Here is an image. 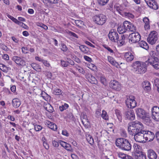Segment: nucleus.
I'll return each mask as SVG.
<instances>
[{
	"instance_id": "1",
	"label": "nucleus",
	"mask_w": 159,
	"mask_h": 159,
	"mask_svg": "<svg viewBox=\"0 0 159 159\" xmlns=\"http://www.w3.org/2000/svg\"><path fill=\"white\" fill-rule=\"evenodd\" d=\"M143 129V125L141 122L135 121L129 123L128 130L130 134L134 135V139L136 141L143 143L145 142V141Z\"/></svg>"
},
{
	"instance_id": "2",
	"label": "nucleus",
	"mask_w": 159,
	"mask_h": 159,
	"mask_svg": "<svg viewBox=\"0 0 159 159\" xmlns=\"http://www.w3.org/2000/svg\"><path fill=\"white\" fill-rule=\"evenodd\" d=\"M147 65L145 62L137 61L133 62L131 66L137 73L143 74L147 70Z\"/></svg>"
},
{
	"instance_id": "3",
	"label": "nucleus",
	"mask_w": 159,
	"mask_h": 159,
	"mask_svg": "<svg viewBox=\"0 0 159 159\" xmlns=\"http://www.w3.org/2000/svg\"><path fill=\"white\" fill-rule=\"evenodd\" d=\"M116 146L119 147L123 150L128 151L131 149V144L128 140L125 139H117L116 140Z\"/></svg>"
},
{
	"instance_id": "4",
	"label": "nucleus",
	"mask_w": 159,
	"mask_h": 159,
	"mask_svg": "<svg viewBox=\"0 0 159 159\" xmlns=\"http://www.w3.org/2000/svg\"><path fill=\"white\" fill-rule=\"evenodd\" d=\"M156 56H150L145 62L148 65H151L153 68L156 69H159V60Z\"/></svg>"
},
{
	"instance_id": "5",
	"label": "nucleus",
	"mask_w": 159,
	"mask_h": 159,
	"mask_svg": "<svg viewBox=\"0 0 159 159\" xmlns=\"http://www.w3.org/2000/svg\"><path fill=\"white\" fill-rule=\"evenodd\" d=\"M93 21L97 25H102L104 24L107 20L106 16L102 14H100L94 16L93 17Z\"/></svg>"
},
{
	"instance_id": "6",
	"label": "nucleus",
	"mask_w": 159,
	"mask_h": 159,
	"mask_svg": "<svg viewBox=\"0 0 159 159\" xmlns=\"http://www.w3.org/2000/svg\"><path fill=\"white\" fill-rule=\"evenodd\" d=\"M135 99V97L132 95L127 97L125 100V103L126 106L128 108H133L136 106L137 103Z\"/></svg>"
},
{
	"instance_id": "7",
	"label": "nucleus",
	"mask_w": 159,
	"mask_h": 159,
	"mask_svg": "<svg viewBox=\"0 0 159 159\" xmlns=\"http://www.w3.org/2000/svg\"><path fill=\"white\" fill-rule=\"evenodd\" d=\"M157 33L155 31H152L149 34L147 40L148 42L153 45L155 43L157 40Z\"/></svg>"
},
{
	"instance_id": "8",
	"label": "nucleus",
	"mask_w": 159,
	"mask_h": 159,
	"mask_svg": "<svg viewBox=\"0 0 159 159\" xmlns=\"http://www.w3.org/2000/svg\"><path fill=\"white\" fill-rule=\"evenodd\" d=\"M129 43H134L140 40L141 37L138 33H133L129 34Z\"/></svg>"
},
{
	"instance_id": "9",
	"label": "nucleus",
	"mask_w": 159,
	"mask_h": 159,
	"mask_svg": "<svg viewBox=\"0 0 159 159\" xmlns=\"http://www.w3.org/2000/svg\"><path fill=\"white\" fill-rule=\"evenodd\" d=\"M12 60L19 66H24L26 65V61L21 57L14 56L12 58Z\"/></svg>"
},
{
	"instance_id": "10",
	"label": "nucleus",
	"mask_w": 159,
	"mask_h": 159,
	"mask_svg": "<svg viewBox=\"0 0 159 159\" xmlns=\"http://www.w3.org/2000/svg\"><path fill=\"white\" fill-rule=\"evenodd\" d=\"M151 117L155 120L159 121V107L154 106L151 109Z\"/></svg>"
},
{
	"instance_id": "11",
	"label": "nucleus",
	"mask_w": 159,
	"mask_h": 159,
	"mask_svg": "<svg viewBox=\"0 0 159 159\" xmlns=\"http://www.w3.org/2000/svg\"><path fill=\"white\" fill-rule=\"evenodd\" d=\"M109 39L112 42H116L118 41L119 36L116 31L114 29L111 30L108 34Z\"/></svg>"
},
{
	"instance_id": "12",
	"label": "nucleus",
	"mask_w": 159,
	"mask_h": 159,
	"mask_svg": "<svg viewBox=\"0 0 159 159\" xmlns=\"http://www.w3.org/2000/svg\"><path fill=\"white\" fill-rule=\"evenodd\" d=\"M144 140L147 141H151L154 139L155 135L154 134L149 131L144 130Z\"/></svg>"
},
{
	"instance_id": "13",
	"label": "nucleus",
	"mask_w": 159,
	"mask_h": 159,
	"mask_svg": "<svg viewBox=\"0 0 159 159\" xmlns=\"http://www.w3.org/2000/svg\"><path fill=\"white\" fill-rule=\"evenodd\" d=\"M109 85L111 88L115 90L119 91L121 89L120 84L116 80H111L110 82Z\"/></svg>"
},
{
	"instance_id": "14",
	"label": "nucleus",
	"mask_w": 159,
	"mask_h": 159,
	"mask_svg": "<svg viewBox=\"0 0 159 159\" xmlns=\"http://www.w3.org/2000/svg\"><path fill=\"white\" fill-rule=\"evenodd\" d=\"M125 117L128 119L134 120L135 119V116L133 110L128 109L125 112Z\"/></svg>"
},
{
	"instance_id": "15",
	"label": "nucleus",
	"mask_w": 159,
	"mask_h": 159,
	"mask_svg": "<svg viewBox=\"0 0 159 159\" xmlns=\"http://www.w3.org/2000/svg\"><path fill=\"white\" fill-rule=\"evenodd\" d=\"M124 58L127 62H131L134 58V53L129 52H125L124 54Z\"/></svg>"
},
{
	"instance_id": "16",
	"label": "nucleus",
	"mask_w": 159,
	"mask_h": 159,
	"mask_svg": "<svg viewBox=\"0 0 159 159\" xmlns=\"http://www.w3.org/2000/svg\"><path fill=\"white\" fill-rule=\"evenodd\" d=\"M145 2L150 8L154 10H157L158 8V5L154 0H145Z\"/></svg>"
},
{
	"instance_id": "17",
	"label": "nucleus",
	"mask_w": 159,
	"mask_h": 159,
	"mask_svg": "<svg viewBox=\"0 0 159 159\" xmlns=\"http://www.w3.org/2000/svg\"><path fill=\"white\" fill-rule=\"evenodd\" d=\"M136 114L137 116L141 119H143L147 114L145 111L141 108H136L135 109Z\"/></svg>"
},
{
	"instance_id": "18",
	"label": "nucleus",
	"mask_w": 159,
	"mask_h": 159,
	"mask_svg": "<svg viewBox=\"0 0 159 159\" xmlns=\"http://www.w3.org/2000/svg\"><path fill=\"white\" fill-rule=\"evenodd\" d=\"M125 22L127 29H129L131 32H134L136 30V27L133 24L127 21H125Z\"/></svg>"
},
{
	"instance_id": "19",
	"label": "nucleus",
	"mask_w": 159,
	"mask_h": 159,
	"mask_svg": "<svg viewBox=\"0 0 159 159\" xmlns=\"http://www.w3.org/2000/svg\"><path fill=\"white\" fill-rule=\"evenodd\" d=\"M59 143L67 150L70 151H72V149L71 148L70 145L68 143L63 141H60Z\"/></svg>"
},
{
	"instance_id": "20",
	"label": "nucleus",
	"mask_w": 159,
	"mask_h": 159,
	"mask_svg": "<svg viewBox=\"0 0 159 159\" xmlns=\"http://www.w3.org/2000/svg\"><path fill=\"white\" fill-rule=\"evenodd\" d=\"M45 124L50 129L53 130H56L57 129V127L56 124L52 122L49 120H46Z\"/></svg>"
},
{
	"instance_id": "21",
	"label": "nucleus",
	"mask_w": 159,
	"mask_h": 159,
	"mask_svg": "<svg viewBox=\"0 0 159 159\" xmlns=\"http://www.w3.org/2000/svg\"><path fill=\"white\" fill-rule=\"evenodd\" d=\"M148 156L149 159H156L157 157L156 153L152 150H148Z\"/></svg>"
},
{
	"instance_id": "22",
	"label": "nucleus",
	"mask_w": 159,
	"mask_h": 159,
	"mask_svg": "<svg viewBox=\"0 0 159 159\" xmlns=\"http://www.w3.org/2000/svg\"><path fill=\"white\" fill-rule=\"evenodd\" d=\"M86 78L88 81L93 84H96L97 83V80L91 74H88L86 75Z\"/></svg>"
},
{
	"instance_id": "23",
	"label": "nucleus",
	"mask_w": 159,
	"mask_h": 159,
	"mask_svg": "<svg viewBox=\"0 0 159 159\" xmlns=\"http://www.w3.org/2000/svg\"><path fill=\"white\" fill-rule=\"evenodd\" d=\"M142 86L144 90L148 91L151 89L150 83L147 81H145L143 82L142 84Z\"/></svg>"
},
{
	"instance_id": "24",
	"label": "nucleus",
	"mask_w": 159,
	"mask_h": 159,
	"mask_svg": "<svg viewBox=\"0 0 159 159\" xmlns=\"http://www.w3.org/2000/svg\"><path fill=\"white\" fill-rule=\"evenodd\" d=\"M125 24V21L123 25H120L118 28L117 31L120 34H122L126 32L127 29Z\"/></svg>"
},
{
	"instance_id": "25",
	"label": "nucleus",
	"mask_w": 159,
	"mask_h": 159,
	"mask_svg": "<svg viewBox=\"0 0 159 159\" xmlns=\"http://www.w3.org/2000/svg\"><path fill=\"white\" fill-rule=\"evenodd\" d=\"M12 102V105L14 107L16 108L18 107L21 104L20 100L18 98L14 99Z\"/></svg>"
},
{
	"instance_id": "26",
	"label": "nucleus",
	"mask_w": 159,
	"mask_h": 159,
	"mask_svg": "<svg viewBox=\"0 0 159 159\" xmlns=\"http://www.w3.org/2000/svg\"><path fill=\"white\" fill-rule=\"evenodd\" d=\"M133 147L134 148V152L135 153V154H138L142 152H141V148L139 145L134 143Z\"/></svg>"
},
{
	"instance_id": "27",
	"label": "nucleus",
	"mask_w": 159,
	"mask_h": 159,
	"mask_svg": "<svg viewBox=\"0 0 159 159\" xmlns=\"http://www.w3.org/2000/svg\"><path fill=\"white\" fill-rule=\"evenodd\" d=\"M108 61L112 65L115 66L116 67L119 66L118 63L116 62L114 58L111 56H108L107 57Z\"/></svg>"
},
{
	"instance_id": "28",
	"label": "nucleus",
	"mask_w": 159,
	"mask_h": 159,
	"mask_svg": "<svg viewBox=\"0 0 159 159\" xmlns=\"http://www.w3.org/2000/svg\"><path fill=\"white\" fill-rule=\"evenodd\" d=\"M156 52L153 51H151L150 52L149 54L150 56H155L159 57V45H157L156 48Z\"/></svg>"
},
{
	"instance_id": "29",
	"label": "nucleus",
	"mask_w": 159,
	"mask_h": 159,
	"mask_svg": "<svg viewBox=\"0 0 159 159\" xmlns=\"http://www.w3.org/2000/svg\"><path fill=\"white\" fill-rule=\"evenodd\" d=\"M134 157L135 159H146L145 155L142 152L138 154H135Z\"/></svg>"
},
{
	"instance_id": "30",
	"label": "nucleus",
	"mask_w": 159,
	"mask_h": 159,
	"mask_svg": "<svg viewBox=\"0 0 159 159\" xmlns=\"http://www.w3.org/2000/svg\"><path fill=\"white\" fill-rule=\"evenodd\" d=\"M143 21L145 23L144 27L145 30H148L150 28L149 21V19L147 17H144L143 19Z\"/></svg>"
},
{
	"instance_id": "31",
	"label": "nucleus",
	"mask_w": 159,
	"mask_h": 159,
	"mask_svg": "<svg viewBox=\"0 0 159 159\" xmlns=\"http://www.w3.org/2000/svg\"><path fill=\"white\" fill-rule=\"evenodd\" d=\"M139 45L141 47L146 50H147L149 48L148 43L145 41H141L139 43Z\"/></svg>"
},
{
	"instance_id": "32",
	"label": "nucleus",
	"mask_w": 159,
	"mask_h": 159,
	"mask_svg": "<svg viewBox=\"0 0 159 159\" xmlns=\"http://www.w3.org/2000/svg\"><path fill=\"white\" fill-rule=\"evenodd\" d=\"M41 95L43 99L47 101L50 99V96L44 91H42L41 92Z\"/></svg>"
},
{
	"instance_id": "33",
	"label": "nucleus",
	"mask_w": 159,
	"mask_h": 159,
	"mask_svg": "<svg viewBox=\"0 0 159 159\" xmlns=\"http://www.w3.org/2000/svg\"><path fill=\"white\" fill-rule=\"evenodd\" d=\"M80 49L84 53L86 54L89 52V49L85 46L82 45L80 47Z\"/></svg>"
},
{
	"instance_id": "34",
	"label": "nucleus",
	"mask_w": 159,
	"mask_h": 159,
	"mask_svg": "<svg viewBox=\"0 0 159 159\" xmlns=\"http://www.w3.org/2000/svg\"><path fill=\"white\" fill-rule=\"evenodd\" d=\"M45 109L49 112L52 113L54 111V109L51 105L48 103L44 107Z\"/></svg>"
},
{
	"instance_id": "35",
	"label": "nucleus",
	"mask_w": 159,
	"mask_h": 159,
	"mask_svg": "<svg viewBox=\"0 0 159 159\" xmlns=\"http://www.w3.org/2000/svg\"><path fill=\"white\" fill-rule=\"evenodd\" d=\"M31 66L35 70L39 71L41 70L40 66L38 64L35 63H33L31 64Z\"/></svg>"
},
{
	"instance_id": "36",
	"label": "nucleus",
	"mask_w": 159,
	"mask_h": 159,
	"mask_svg": "<svg viewBox=\"0 0 159 159\" xmlns=\"http://www.w3.org/2000/svg\"><path fill=\"white\" fill-rule=\"evenodd\" d=\"M125 37L124 35H121L120 39L117 41V43L119 46H122L125 43Z\"/></svg>"
},
{
	"instance_id": "37",
	"label": "nucleus",
	"mask_w": 159,
	"mask_h": 159,
	"mask_svg": "<svg viewBox=\"0 0 159 159\" xmlns=\"http://www.w3.org/2000/svg\"><path fill=\"white\" fill-rule=\"evenodd\" d=\"M86 136V140L88 142L91 144H93L94 141L92 136L89 134H87Z\"/></svg>"
},
{
	"instance_id": "38",
	"label": "nucleus",
	"mask_w": 159,
	"mask_h": 159,
	"mask_svg": "<svg viewBox=\"0 0 159 159\" xmlns=\"http://www.w3.org/2000/svg\"><path fill=\"white\" fill-rule=\"evenodd\" d=\"M0 69L5 73H7L8 70V68L3 64H0Z\"/></svg>"
},
{
	"instance_id": "39",
	"label": "nucleus",
	"mask_w": 159,
	"mask_h": 159,
	"mask_svg": "<svg viewBox=\"0 0 159 159\" xmlns=\"http://www.w3.org/2000/svg\"><path fill=\"white\" fill-rule=\"evenodd\" d=\"M142 119L143 120L144 122L147 125H149L150 123H151L152 121L150 118L147 116V114L145 116V118Z\"/></svg>"
},
{
	"instance_id": "40",
	"label": "nucleus",
	"mask_w": 159,
	"mask_h": 159,
	"mask_svg": "<svg viewBox=\"0 0 159 159\" xmlns=\"http://www.w3.org/2000/svg\"><path fill=\"white\" fill-rule=\"evenodd\" d=\"M109 0H97L98 3L100 6H103L106 4Z\"/></svg>"
},
{
	"instance_id": "41",
	"label": "nucleus",
	"mask_w": 159,
	"mask_h": 159,
	"mask_svg": "<svg viewBox=\"0 0 159 159\" xmlns=\"http://www.w3.org/2000/svg\"><path fill=\"white\" fill-rule=\"evenodd\" d=\"M53 93L55 95H59L62 94V92L59 89H55L53 90Z\"/></svg>"
},
{
	"instance_id": "42",
	"label": "nucleus",
	"mask_w": 159,
	"mask_h": 159,
	"mask_svg": "<svg viewBox=\"0 0 159 159\" xmlns=\"http://www.w3.org/2000/svg\"><path fill=\"white\" fill-rule=\"evenodd\" d=\"M81 119L82 120V122L83 124H84L85 123L88 122L87 116L84 114L81 115Z\"/></svg>"
},
{
	"instance_id": "43",
	"label": "nucleus",
	"mask_w": 159,
	"mask_h": 159,
	"mask_svg": "<svg viewBox=\"0 0 159 159\" xmlns=\"http://www.w3.org/2000/svg\"><path fill=\"white\" fill-rule=\"evenodd\" d=\"M68 107L69 106L67 104L65 103L64 105H62V106H60L59 108L60 111H62L67 109Z\"/></svg>"
},
{
	"instance_id": "44",
	"label": "nucleus",
	"mask_w": 159,
	"mask_h": 159,
	"mask_svg": "<svg viewBox=\"0 0 159 159\" xmlns=\"http://www.w3.org/2000/svg\"><path fill=\"white\" fill-rule=\"evenodd\" d=\"M101 116L103 119L105 120H107L108 119V116L107 113L106 111L104 110L102 111V113L101 114Z\"/></svg>"
},
{
	"instance_id": "45",
	"label": "nucleus",
	"mask_w": 159,
	"mask_h": 159,
	"mask_svg": "<svg viewBox=\"0 0 159 159\" xmlns=\"http://www.w3.org/2000/svg\"><path fill=\"white\" fill-rule=\"evenodd\" d=\"M115 8L118 12L121 14V13L120 11H122L123 10L122 6L121 5L115 6Z\"/></svg>"
},
{
	"instance_id": "46",
	"label": "nucleus",
	"mask_w": 159,
	"mask_h": 159,
	"mask_svg": "<svg viewBox=\"0 0 159 159\" xmlns=\"http://www.w3.org/2000/svg\"><path fill=\"white\" fill-rule=\"evenodd\" d=\"M112 153L110 151H107L106 152V155L105 156V159H109L111 157Z\"/></svg>"
},
{
	"instance_id": "47",
	"label": "nucleus",
	"mask_w": 159,
	"mask_h": 159,
	"mask_svg": "<svg viewBox=\"0 0 159 159\" xmlns=\"http://www.w3.org/2000/svg\"><path fill=\"white\" fill-rule=\"evenodd\" d=\"M15 23L17 24L19 26L24 28H26V27H27V25H26L23 22L18 21L17 20H16V22H15Z\"/></svg>"
},
{
	"instance_id": "48",
	"label": "nucleus",
	"mask_w": 159,
	"mask_h": 159,
	"mask_svg": "<svg viewBox=\"0 0 159 159\" xmlns=\"http://www.w3.org/2000/svg\"><path fill=\"white\" fill-rule=\"evenodd\" d=\"M117 154L118 156L122 159H125L126 158V155L124 153L121 152H119L117 153Z\"/></svg>"
},
{
	"instance_id": "49",
	"label": "nucleus",
	"mask_w": 159,
	"mask_h": 159,
	"mask_svg": "<svg viewBox=\"0 0 159 159\" xmlns=\"http://www.w3.org/2000/svg\"><path fill=\"white\" fill-rule=\"evenodd\" d=\"M42 127L40 125H34V129L36 131H39L42 129Z\"/></svg>"
},
{
	"instance_id": "50",
	"label": "nucleus",
	"mask_w": 159,
	"mask_h": 159,
	"mask_svg": "<svg viewBox=\"0 0 159 159\" xmlns=\"http://www.w3.org/2000/svg\"><path fill=\"white\" fill-rule=\"evenodd\" d=\"M120 134L123 137L126 138L127 136L126 131L124 129H121L120 130Z\"/></svg>"
},
{
	"instance_id": "51",
	"label": "nucleus",
	"mask_w": 159,
	"mask_h": 159,
	"mask_svg": "<svg viewBox=\"0 0 159 159\" xmlns=\"http://www.w3.org/2000/svg\"><path fill=\"white\" fill-rule=\"evenodd\" d=\"M100 81L101 83L103 85H106L107 84V83L106 78L103 76H101L100 77Z\"/></svg>"
},
{
	"instance_id": "52",
	"label": "nucleus",
	"mask_w": 159,
	"mask_h": 159,
	"mask_svg": "<svg viewBox=\"0 0 159 159\" xmlns=\"http://www.w3.org/2000/svg\"><path fill=\"white\" fill-rule=\"evenodd\" d=\"M75 23L78 26H81V25L84 24L83 22L80 20H75Z\"/></svg>"
},
{
	"instance_id": "53",
	"label": "nucleus",
	"mask_w": 159,
	"mask_h": 159,
	"mask_svg": "<svg viewBox=\"0 0 159 159\" xmlns=\"http://www.w3.org/2000/svg\"><path fill=\"white\" fill-rule=\"evenodd\" d=\"M154 84L157 87V90L159 93V80L158 79H156L155 80Z\"/></svg>"
},
{
	"instance_id": "54",
	"label": "nucleus",
	"mask_w": 159,
	"mask_h": 159,
	"mask_svg": "<svg viewBox=\"0 0 159 159\" xmlns=\"http://www.w3.org/2000/svg\"><path fill=\"white\" fill-rule=\"evenodd\" d=\"M116 116L118 118V119L119 120H121L122 119L121 116L120 112V111L118 110H116Z\"/></svg>"
},
{
	"instance_id": "55",
	"label": "nucleus",
	"mask_w": 159,
	"mask_h": 159,
	"mask_svg": "<svg viewBox=\"0 0 159 159\" xmlns=\"http://www.w3.org/2000/svg\"><path fill=\"white\" fill-rule=\"evenodd\" d=\"M61 64L62 66L63 67H66L68 65V62L64 61L61 60Z\"/></svg>"
},
{
	"instance_id": "56",
	"label": "nucleus",
	"mask_w": 159,
	"mask_h": 159,
	"mask_svg": "<svg viewBox=\"0 0 159 159\" xmlns=\"http://www.w3.org/2000/svg\"><path fill=\"white\" fill-rule=\"evenodd\" d=\"M7 16L11 20L13 21L14 23H15V22H16V21L17 20L15 18L11 16L9 14H7Z\"/></svg>"
},
{
	"instance_id": "57",
	"label": "nucleus",
	"mask_w": 159,
	"mask_h": 159,
	"mask_svg": "<svg viewBox=\"0 0 159 159\" xmlns=\"http://www.w3.org/2000/svg\"><path fill=\"white\" fill-rule=\"evenodd\" d=\"M76 69L78 70L79 72L83 74H84L85 73V71L83 69L80 67H78L76 68Z\"/></svg>"
},
{
	"instance_id": "58",
	"label": "nucleus",
	"mask_w": 159,
	"mask_h": 159,
	"mask_svg": "<svg viewBox=\"0 0 159 159\" xmlns=\"http://www.w3.org/2000/svg\"><path fill=\"white\" fill-rule=\"evenodd\" d=\"M43 145L44 148L47 150H48L49 148V146L47 142L43 141Z\"/></svg>"
},
{
	"instance_id": "59",
	"label": "nucleus",
	"mask_w": 159,
	"mask_h": 159,
	"mask_svg": "<svg viewBox=\"0 0 159 159\" xmlns=\"http://www.w3.org/2000/svg\"><path fill=\"white\" fill-rule=\"evenodd\" d=\"M0 47L2 49L6 51H7L9 50L8 48L5 45L2 44L0 45Z\"/></svg>"
},
{
	"instance_id": "60",
	"label": "nucleus",
	"mask_w": 159,
	"mask_h": 159,
	"mask_svg": "<svg viewBox=\"0 0 159 159\" xmlns=\"http://www.w3.org/2000/svg\"><path fill=\"white\" fill-rule=\"evenodd\" d=\"M44 65L47 67H49L50 66V63L46 60H43L42 62Z\"/></svg>"
},
{
	"instance_id": "61",
	"label": "nucleus",
	"mask_w": 159,
	"mask_h": 159,
	"mask_svg": "<svg viewBox=\"0 0 159 159\" xmlns=\"http://www.w3.org/2000/svg\"><path fill=\"white\" fill-rule=\"evenodd\" d=\"M61 50L63 52H66L67 50V48L66 46L64 43L61 44Z\"/></svg>"
},
{
	"instance_id": "62",
	"label": "nucleus",
	"mask_w": 159,
	"mask_h": 159,
	"mask_svg": "<svg viewBox=\"0 0 159 159\" xmlns=\"http://www.w3.org/2000/svg\"><path fill=\"white\" fill-rule=\"evenodd\" d=\"M125 15L128 17L129 18H134V16L131 13H125Z\"/></svg>"
},
{
	"instance_id": "63",
	"label": "nucleus",
	"mask_w": 159,
	"mask_h": 159,
	"mask_svg": "<svg viewBox=\"0 0 159 159\" xmlns=\"http://www.w3.org/2000/svg\"><path fill=\"white\" fill-rule=\"evenodd\" d=\"M104 47L107 49L110 53H113V50L111 49L108 46H104Z\"/></svg>"
},
{
	"instance_id": "64",
	"label": "nucleus",
	"mask_w": 159,
	"mask_h": 159,
	"mask_svg": "<svg viewBox=\"0 0 159 159\" xmlns=\"http://www.w3.org/2000/svg\"><path fill=\"white\" fill-rule=\"evenodd\" d=\"M22 52L24 54H26L28 53L27 51L28 50L27 48L26 47H23L22 48Z\"/></svg>"
}]
</instances>
